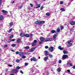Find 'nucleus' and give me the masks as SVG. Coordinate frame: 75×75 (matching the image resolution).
Returning a JSON list of instances; mask_svg holds the SVG:
<instances>
[{
  "label": "nucleus",
  "mask_w": 75,
  "mask_h": 75,
  "mask_svg": "<svg viewBox=\"0 0 75 75\" xmlns=\"http://www.w3.org/2000/svg\"><path fill=\"white\" fill-rule=\"evenodd\" d=\"M18 72V70L17 69H14L13 70L11 71V73H13V74H17Z\"/></svg>",
  "instance_id": "f257e3e1"
},
{
  "label": "nucleus",
  "mask_w": 75,
  "mask_h": 75,
  "mask_svg": "<svg viewBox=\"0 0 75 75\" xmlns=\"http://www.w3.org/2000/svg\"><path fill=\"white\" fill-rule=\"evenodd\" d=\"M37 42V40H34V42L31 43V45L32 46H33V47H34V46H35L36 45V42Z\"/></svg>",
  "instance_id": "f03ea898"
},
{
  "label": "nucleus",
  "mask_w": 75,
  "mask_h": 75,
  "mask_svg": "<svg viewBox=\"0 0 75 75\" xmlns=\"http://www.w3.org/2000/svg\"><path fill=\"white\" fill-rule=\"evenodd\" d=\"M67 57H68V56L67 54H64L63 55L62 58V60H64V59H66V58H67Z\"/></svg>",
  "instance_id": "7ed1b4c3"
},
{
  "label": "nucleus",
  "mask_w": 75,
  "mask_h": 75,
  "mask_svg": "<svg viewBox=\"0 0 75 75\" xmlns=\"http://www.w3.org/2000/svg\"><path fill=\"white\" fill-rule=\"evenodd\" d=\"M71 40H69L68 42V47H70V46L72 45V43H71Z\"/></svg>",
  "instance_id": "20e7f679"
},
{
  "label": "nucleus",
  "mask_w": 75,
  "mask_h": 75,
  "mask_svg": "<svg viewBox=\"0 0 75 75\" xmlns=\"http://www.w3.org/2000/svg\"><path fill=\"white\" fill-rule=\"evenodd\" d=\"M49 50L50 52H52L53 51H54V48L53 47H51L49 48Z\"/></svg>",
  "instance_id": "39448f33"
},
{
  "label": "nucleus",
  "mask_w": 75,
  "mask_h": 75,
  "mask_svg": "<svg viewBox=\"0 0 75 75\" xmlns=\"http://www.w3.org/2000/svg\"><path fill=\"white\" fill-rule=\"evenodd\" d=\"M52 41V39L51 38H47L45 40L46 42H47L48 41Z\"/></svg>",
  "instance_id": "423d86ee"
},
{
  "label": "nucleus",
  "mask_w": 75,
  "mask_h": 75,
  "mask_svg": "<svg viewBox=\"0 0 75 75\" xmlns=\"http://www.w3.org/2000/svg\"><path fill=\"white\" fill-rule=\"evenodd\" d=\"M37 59L35 57H33L32 58H31L30 59V60L31 61H37Z\"/></svg>",
  "instance_id": "0eeeda50"
},
{
  "label": "nucleus",
  "mask_w": 75,
  "mask_h": 75,
  "mask_svg": "<svg viewBox=\"0 0 75 75\" xmlns=\"http://www.w3.org/2000/svg\"><path fill=\"white\" fill-rule=\"evenodd\" d=\"M24 54V53L23 52H19V55L20 57L23 56Z\"/></svg>",
  "instance_id": "6e6552de"
},
{
  "label": "nucleus",
  "mask_w": 75,
  "mask_h": 75,
  "mask_svg": "<svg viewBox=\"0 0 75 75\" xmlns=\"http://www.w3.org/2000/svg\"><path fill=\"white\" fill-rule=\"evenodd\" d=\"M35 49L34 48H31L30 50V52H33L35 50Z\"/></svg>",
  "instance_id": "1a4fd4ad"
},
{
  "label": "nucleus",
  "mask_w": 75,
  "mask_h": 75,
  "mask_svg": "<svg viewBox=\"0 0 75 75\" xmlns=\"http://www.w3.org/2000/svg\"><path fill=\"white\" fill-rule=\"evenodd\" d=\"M40 40L42 42V41H44L45 40V38H44L41 37L40 38Z\"/></svg>",
  "instance_id": "9d476101"
},
{
  "label": "nucleus",
  "mask_w": 75,
  "mask_h": 75,
  "mask_svg": "<svg viewBox=\"0 0 75 75\" xmlns=\"http://www.w3.org/2000/svg\"><path fill=\"white\" fill-rule=\"evenodd\" d=\"M67 65H70V67H72V66H73V64L72 63H67Z\"/></svg>",
  "instance_id": "9b49d317"
},
{
  "label": "nucleus",
  "mask_w": 75,
  "mask_h": 75,
  "mask_svg": "<svg viewBox=\"0 0 75 75\" xmlns=\"http://www.w3.org/2000/svg\"><path fill=\"white\" fill-rule=\"evenodd\" d=\"M70 24L71 25H75V21H72L70 23Z\"/></svg>",
  "instance_id": "f8f14e48"
},
{
  "label": "nucleus",
  "mask_w": 75,
  "mask_h": 75,
  "mask_svg": "<svg viewBox=\"0 0 75 75\" xmlns=\"http://www.w3.org/2000/svg\"><path fill=\"white\" fill-rule=\"evenodd\" d=\"M20 36L21 37H24L25 36V34L24 33H21L20 34Z\"/></svg>",
  "instance_id": "ddd939ff"
},
{
  "label": "nucleus",
  "mask_w": 75,
  "mask_h": 75,
  "mask_svg": "<svg viewBox=\"0 0 75 75\" xmlns=\"http://www.w3.org/2000/svg\"><path fill=\"white\" fill-rule=\"evenodd\" d=\"M35 23L37 25L38 24V25H40V21H37Z\"/></svg>",
  "instance_id": "4468645a"
},
{
  "label": "nucleus",
  "mask_w": 75,
  "mask_h": 75,
  "mask_svg": "<svg viewBox=\"0 0 75 75\" xmlns=\"http://www.w3.org/2000/svg\"><path fill=\"white\" fill-rule=\"evenodd\" d=\"M2 11L3 13H6V14H7L8 13V11H5L4 10H2Z\"/></svg>",
  "instance_id": "2eb2a0df"
},
{
  "label": "nucleus",
  "mask_w": 75,
  "mask_h": 75,
  "mask_svg": "<svg viewBox=\"0 0 75 75\" xmlns=\"http://www.w3.org/2000/svg\"><path fill=\"white\" fill-rule=\"evenodd\" d=\"M36 8H37L40 7V6H41L40 5V4H37L36 5Z\"/></svg>",
  "instance_id": "dca6fc26"
},
{
  "label": "nucleus",
  "mask_w": 75,
  "mask_h": 75,
  "mask_svg": "<svg viewBox=\"0 0 75 75\" xmlns=\"http://www.w3.org/2000/svg\"><path fill=\"white\" fill-rule=\"evenodd\" d=\"M45 23V21H41L40 22V25H41V24H44Z\"/></svg>",
  "instance_id": "f3484780"
},
{
  "label": "nucleus",
  "mask_w": 75,
  "mask_h": 75,
  "mask_svg": "<svg viewBox=\"0 0 75 75\" xmlns=\"http://www.w3.org/2000/svg\"><path fill=\"white\" fill-rule=\"evenodd\" d=\"M20 41H21V40L20 39L18 38L17 39V42L18 43H20Z\"/></svg>",
  "instance_id": "a211bd4d"
},
{
  "label": "nucleus",
  "mask_w": 75,
  "mask_h": 75,
  "mask_svg": "<svg viewBox=\"0 0 75 75\" xmlns=\"http://www.w3.org/2000/svg\"><path fill=\"white\" fill-rule=\"evenodd\" d=\"M58 48L60 50H64V48L63 47H61V46H59Z\"/></svg>",
  "instance_id": "6ab92c4d"
},
{
  "label": "nucleus",
  "mask_w": 75,
  "mask_h": 75,
  "mask_svg": "<svg viewBox=\"0 0 75 75\" xmlns=\"http://www.w3.org/2000/svg\"><path fill=\"white\" fill-rule=\"evenodd\" d=\"M47 59H48V57H46L44 58V60L45 61H47Z\"/></svg>",
  "instance_id": "aec40b11"
},
{
  "label": "nucleus",
  "mask_w": 75,
  "mask_h": 75,
  "mask_svg": "<svg viewBox=\"0 0 75 75\" xmlns=\"http://www.w3.org/2000/svg\"><path fill=\"white\" fill-rule=\"evenodd\" d=\"M48 55V51H45V55L47 56Z\"/></svg>",
  "instance_id": "412c9836"
},
{
  "label": "nucleus",
  "mask_w": 75,
  "mask_h": 75,
  "mask_svg": "<svg viewBox=\"0 0 75 75\" xmlns=\"http://www.w3.org/2000/svg\"><path fill=\"white\" fill-rule=\"evenodd\" d=\"M24 48L25 49H30V47H29V46H27L24 47Z\"/></svg>",
  "instance_id": "4be33fe9"
},
{
  "label": "nucleus",
  "mask_w": 75,
  "mask_h": 75,
  "mask_svg": "<svg viewBox=\"0 0 75 75\" xmlns=\"http://www.w3.org/2000/svg\"><path fill=\"white\" fill-rule=\"evenodd\" d=\"M51 33H55V30H52L51 31Z\"/></svg>",
  "instance_id": "5701e85b"
},
{
  "label": "nucleus",
  "mask_w": 75,
  "mask_h": 75,
  "mask_svg": "<svg viewBox=\"0 0 75 75\" xmlns=\"http://www.w3.org/2000/svg\"><path fill=\"white\" fill-rule=\"evenodd\" d=\"M60 10L62 11H65V9H64V8H61Z\"/></svg>",
  "instance_id": "b1692460"
},
{
  "label": "nucleus",
  "mask_w": 75,
  "mask_h": 75,
  "mask_svg": "<svg viewBox=\"0 0 75 75\" xmlns=\"http://www.w3.org/2000/svg\"><path fill=\"white\" fill-rule=\"evenodd\" d=\"M11 46L13 47H16V44H12L11 45Z\"/></svg>",
  "instance_id": "393cba45"
},
{
  "label": "nucleus",
  "mask_w": 75,
  "mask_h": 75,
  "mask_svg": "<svg viewBox=\"0 0 75 75\" xmlns=\"http://www.w3.org/2000/svg\"><path fill=\"white\" fill-rule=\"evenodd\" d=\"M16 62L17 63H19L20 62V60L19 59H17L16 60Z\"/></svg>",
  "instance_id": "a878e982"
},
{
  "label": "nucleus",
  "mask_w": 75,
  "mask_h": 75,
  "mask_svg": "<svg viewBox=\"0 0 75 75\" xmlns=\"http://www.w3.org/2000/svg\"><path fill=\"white\" fill-rule=\"evenodd\" d=\"M3 18V17L2 15L1 16H0V20H2Z\"/></svg>",
  "instance_id": "bb28decb"
},
{
  "label": "nucleus",
  "mask_w": 75,
  "mask_h": 75,
  "mask_svg": "<svg viewBox=\"0 0 75 75\" xmlns=\"http://www.w3.org/2000/svg\"><path fill=\"white\" fill-rule=\"evenodd\" d=\"M25 36L26 37H29V35L26 34L25 35Z\"/></svg>",
  "instance_id": "cd10ccee"
},
{
  "label": "nucleus",
  "mask_w": 75,
  "mask_h": 75,
  "mask_svg": "<svg viewBox=\"0 0 75 75\" xmlns=\"http://www.w3.org/2000/svg\"><path fill=\"white\" fill-rule=\"evenodd\" d=\"M21 68V67L19 66H17L16 67V69H20Z\"/></svg>",
  "instance_id": "c85d7f7f"
},
{
  "label": "nucleus",
  "mask_w": 75,
  "mask_h": 75,
  "mask_svg": "<svg viewBox=\"0 0 75 75\" xmlns=\"http://www.w3.org/2000/svg\"><path fill=\"white\" fill-rule=\"evenodd\" d=\"M63 53L64 54H68V52H67L65 51H64L63 52Z\"/></svg>",
  "instance_id": "c756f323"
},
{
  "label": "nucleus",
  "mask_w": 75,
  "mask_h": 75,
  "mask_svg": "<svg viewBox=\"0 0 75 75\" xmlns=\"http://www.w3.org/2000/svg\"><path fill=\"white\" fill-rule=\"evenodd\" d=\"M46 15L47 16H50V14L49 13H46Z\"/></svg>",
  "instance_id": "7c9ffc66"
},
{
  "label": "nucleus",
  "mask_w": 75,
  "mask_h": 75,
  "mask_svg": "<svg viewBox=\"0 0 75 75\" xmlns=\"http://www.w3.org/2000/svg\"><path fill=\"white\" fill-rule=\"evenodd\" d=\"M10 26H12L13 25V22H11L9 24Z\"/></svg>",
  "instance_id": "2f4dec72"
},
{
  "label": "nucleus",
  "mask_w": 75,
  "mask_h": 75,
  "mask_svg": "<svg viewBox=\"0 0 75 75\" xmlns=\"http://www.w3.org/2000/svg\"><path fill=\"white\" fill-rule=\"evenodd\" d=\"M57 71L58 72H60L61 71V69L60 68H58L57 69Z\"/></svg>",
  "instance_id": "473e14b6"
},
{
  "label": "nucleus",
  "mask_w": 75,
  "mask_h": 75,
  "mask_svg": "<svg viewBox=\"0 0 75 75\" xmlns=\"http://www.w3.org/2000/svg\"><path fill=\"white\" fill-rule=\"evenodd\" d=\"M49 57H50V58H52L53 56L52 54H49Z\"/></svg>",
  "instance_id": "72a5a7b5"
},
{
  "label": "nucleus",
  "mask_w": 75,
  "mask_h": 75,
  "mask_svg": "<svg viewBox=\"0 0 75 75\" xmlns=\"http://www.w3.org/2000/svg\"><path fill=\"white\" fill-rule=\"evenodd\" d=\"M56 37H57V36L56 35V34H54L53 36V38L54 39H55L56 38Z\"/></svg>",
  "instance_id": "f704fd0d"
},
{
  "label": "nucleus",
  "mask_w": 75,
  "mask_h": 75,
  "mask_svg": "<svg viewBox=\"0 0 75 75\" xmlns=\"http://www.w3.org/2000/svg\"><path fill=\"white\" fill-rule=\"evenodd\" d=\"M57 32L58 33H59V32H60V29L58 28L57 29Z\"/></svg>",
  "instance_id": "c9c22d12"
},
{
  "label": "nucleus",
  "mask_w": 75,
  "mask_h": 75,
  "mask_svg": "<svg viewBox=\"0 0 75 75\" xmlns=\"http://www.w3.org/2000/svg\"><path fill=\"white\" fill-rule=\"evenodd\" d=\"M44 8V6H42L41 7L40 9L41 10H42V9H43V8Z\"/></svg>",
  "instance_id": "e433bc0d"
},
{
  "label": "nucleus",
  "mask_w": 75,
  "mask_h": 75,
  "mask_svg": "<svg viewBox=\"0 0 75 75\" xmlns=\"http://www.w3.org/2000/svg\"><path fill=\"white\" fill-rule=\"evenodd\" d=\"M64 29V26H61V30H62Z\"/></svg>",
  "instance_id": "4c0bfd02"
},
{
  "label": "nucleus",
  "mask_w": 75,
  "mask_h": 75,
  "mask_svg": "<svg viewBox=\"0 0 75 75\" xmlns=\"http://www.w3.org/2000/svg\"><path fill=\"white\" fill-rule=\"evenodd\" d=\"M7 46H8V45H4V48H6V47H7Z\"/></svg>",
  "instance_id": "58836bf2"
},
{
  "label": "nucleus",
  "mask_w": 75,
  "mask_h": 75,
  "mask_svg": "<svg viewBox=\"0 0 75 75\" xmlns=\"http://www.w3.org/2000/svg\"><path fill=\"white\" fill-rule=\"evenodd\" d=\"M25 58H26V57L24 55L22 56V58L24 59Z\"/></svg>",
  "instance_id": "ea45409f"
},
{
  "label": "nucleus",
  "mask_w": 75,
  "mask_h": 75,
  "mask_svg": "<svg viewBox=\"0 0 75 75\" xmlns=\"http://www.w3.org/2000/svg\"><path fill=\"white\" fill-rule=\"evenodd\" d=\"M15 40H16V39H12L11 41H15Z\"/></svg>",
  "instance_id": "a19ab883"
},
{
  "label": "nucleus",
  "mask_w": 75,
  "mask_h": 75,
  "mask_svg": "<svg viewBox=\"0 0 75 75\" xmlns=\"http://www.w3.org/2000/svg\"><path fill=\"white\" fill-rule=\"evenodd\" d=\"M28 65V63H25V66H27V65Z\"/></svg>",
  "instance_id": "79ce46f5"
},
{
  "label": "nucleus",
  "mask_w": 75,
  "mask_h": 75,
  "mask_svg": "<svg viewBox=\"0 0 75 75\" xmlns=\"http://www.w3.org/2000/svg\"><path fill=\"white\" fill-rule=\"evenodd\" d=\"M22 5H21L19 6V9H21V8H22Z\"/></svg>",
  "instance_id": "37998d69"
},
{
  "label": "nucleus",
  "mask_w": 75,
  "mask_h": 75,
  "mask_svg": "<svg viewBox=\"0 0 75 75\" xmlns=\"http://www.w3.org/2000/svg\"><path fill=\"white\" fill-rule=\"evenodd\" d=\"M2 3V0H0V6L1 5Z\"/></svg>",
  "instance_id": "c03bdc74"
},
{
  "label": "nucleus",
  "mask_w": 75,
  "mask_h": 75,
  "mask_svg": "<svg viewBox=\"0 0 75 75\" xmlns=\"http://www.w3.org/2000/svg\"><path fill=\"white\" fill-rule=\"evenodd\" d=\"M45 48L46 49H47V48H48V46H46L45 47Z\"/></svg>",
  "instance_id": "a18cd8bd"
},
{
  "label": "nucleus",
  "mask_w": 75,
  "mask_h": 75,
  "mask_svg": "<svg viewBox=\"0 0 75 75\" xmlns=\"http://www.w3.org/2000/svg\"><path fill=\"white\" fill-rule=\"evenodd\" d=\"M16 54H19V52H18V51H17L16 52Z\"/></svg>",
  "instance_id": "49530a36"
},
{
  "label": "nucleus",
  "mask_w": 75,
  "mask_h": 75,
  "mask_svg": "<svg viewBox=\"0 0 75 75\" xmlns=\"http://www.w3.org/2000/svg\"><path fill=\"white\" fill-rule=\"evenodd\" d=\"M60 4H63V2L62 1H61L60 2Z\"/></svg>",
  "instance_id": "de8ad7c7"
},
{
  "label": "nucleus",
  "mask_w": 75,
  "mask_h": 75,
  "mask_svg": "<svg viewBox=\"0 0 75 75\" xmlns=\"http://www.w3.org/2000/svg\"><path fill=\"white\" fill-rule=\"evenodd\" d=\"M62 62V61H61V60H59V64H61V63Z\"/></svg>",
  "instance_id": "09e8293b"
},
{
  "label": "nucleus",
  "mask_w": 75,
  "mask_h": 75,
  "mask_svg": "<svg viewBox=\"0 0 75 75\" xmlns=\"http://www.w3.org/2000/svg\"><path fill=\"white\" fill-rule=\"evenodd\" d=\"M8 65L9 66V67H11L12 66V65L10 64H8Z\"/></svg>",
  "instance_id": "8fccbe9b"
},
{
  "label": "nucleus",
  "mask_w": 75,
  "mask_h": 75,
  "mask_svg": "<svg viewBox=\"0 0 75 75\" xmlns=\"http://www.w3.org/2000/svg\"><path fill=\"white\" fill-rule=\"evenodd\" d=\"M20 72L22 74H24V73H23V71H21Z\"/></svg>",
  "instance_id": "3c124183"
},
{
  "label": "nucleus",
  "mask_w": 75,
  "mask_h": 75,
  "mask_svg": "<svg viewBox=\"0 0 75 75\" xmlns=\"http://www.w3.org/2000/svg\"><path fill=\"white\" fill-rule=\"evenodd\" d=\"M30 5L31 7H33V4H30Z\"/></svg>",
  "instance_id": "603ef678"
},
{
  "label": "nucleus",
  "mask_w": 75,
  "mask_h": 75,
  "mask_svg": "<svg viewBox=\"0 0 75 75\" xmlns=\"http://www.w3.org/2000/svg\"><path fill=\"white\" fill-rule=\"evenodd\" d=\"M67 71L68 72H69H69H70V70L68 69L67 70Z\"/></svg>",
  "instance_id": "864d4df0"
},
{
  "label": "nucleus",
  "mask_w": 75,
  "mask_h": 75,
  "mask_svg": "<svg viewBox=\"0 0 75 75\" xmlns=\"http://www.w3.org/2000/svg\"><path fill=\"white\" fill-rule=\"evenodd\" d=\"M13 30V29L11 28L9 30V31H12V30Z\"/></svg>",
  "instance_id": "5fc2aeb1"
},
{
  "label": "nucleus",
  "mask_w": 75,
  "mask_h": 75,
  "mask_svg": "<svg viewBox=\"0 0 75 75\" xmlns=\"http://www.w3.org/2000/svg\"><path fill=\"white\" fill-rule=\"evenodd\" d=\"M13 37V35H11L10 36V38H12Z\"/></svg>",
  "instance_id": "6e6d98bb"
},
{
  "label": "nucleus",
  "mask_w": 75,
  "mask_h": 75,
  "mask_svg": "<svg viewBox=\"0 0 75 75\" xmlns=\"http://www.w3.org/2000/svg\"><path fill=\"white\" fill-rule=\"evenodd\" d=\"M70 32L71 33V31H72L73 30V29H70Z\"/></svg>",
  "instance_id": "4d7b16f0"
},
{
  "label": "nucleus",
  "mask_w": 75,
  "mask_h": 75,
  "mask_svg": "<svg viewBox=\"0 0 75 75\" xmlns=\"http://www.w3.org/2000/svg\"><path fill=\"white\" fill-rule=\"evenodd\" d=\"M33 34H31V35H30V37H33Z\"/></svg>",
  "instance_id": "13d9d810"
},
{
  "label": "nucleus",
  "mask_w": 75,
  "mask_h": 75,
  "mask_svg": "<svg viewBox=\"0 0 75 75\" xmlns=\"http://www.w3.org/2000/svg\"><path fill=\"white\" fill-rule=\"evenodd\" d=\"M39 44H42V42H39Z\"/></svg>",
  "instance_id": "bf43d9fd"
},
{
  "label": "nucleus",
  "mask_w": 75,
  "mask_h": 75,
  "mask_svg": "<svg viewBox=\"0 0 75 75\" xmlns=\"http://www.w3.org/2000/svg\"><path fill=\"white\" fill-rule=\"evenodd\" d=\"M47 74H50V73L49 72L47 71Z\"/></svg>",
  "instance_id": "052dcab7"
},
{
  "label": "nucleus",
  "mask_w": 75,
  "mask_h": 75,
  "mask_svg": "<svg viewBox=\"0 0 75 75\" xmlns=\"http://www.w3.org/2000/svg\"><path fill=\"white\" fill-rule=\"evenodd\" d=\"M73 69H75V66H73Z\"/></svg>",
  "instance_id": "680f3d73"
},
{
  "label": "nucleus",
  "mask_w": 75,
  "mask_h": 75,
  "mask_svg": "<svg viewBox=\"0 0 75 75\" xmlns=\"http://www.w3.org/2000/svg\"><path fill=\"white\" fill-rule=\"evenodd\" d=\"M56 34H58V32H56Z\"/></svg>",
  "instance_id": "e2e57ef3"
},
{
  "label": "nucleus",
  "mask_w": 75,
  "mask_h": 75,
  "mask_svg": "<svg viewBox=\"0 0 75 75\" xmlns=\"http://www.w3.org/2000/svg\"><path fill=\"white\" fill-rule=\"evenodd\" d=\"M15 3V1H13L12 2V3Z\"/></svg>",
  "instance_id": "0e129e2a"
},
{
  "label": "nucleus",
  "mask_w": 75,
  "mask_h": 75,
  "mask_svg": "<svg viewBox=\"0 0 75 75\" xmlns=\"http://www.w3.org/2000/svg\"><path fill=\"white\" fill-rule=\"evenodd\" d=\"M19 60H20V61H21V60H22V59H21V58Z\"/></svg>",
  "instance_id": "69168bd1"
},
{
  "label": "nucleus",
  "mask_w": 75,
  "mask_h": 75,
  "mask_svg": "<svg viewBox=\"0 0 75 75\" xmlns=\"http://www.w3.org/2000/svg\"><path fill=\"white\" fill-rule=\"evenodd\" d=\"M38 59H40V57H38Z\"/></svg>",
  "instance_id": "338daca9"
},
{
  "label": "nucleus",
  "mask_w": 75,
  "mask_h": 75,
  "mask_svg": "<svg viewBox=\"0 0 75 75\" xmlns=\"http://www.w3.org/2000/svg\"><path fill=\"white\" fill-rule=\"evenodd\" d=\"M64 25H67V24H64Z\"/></svg>",
  "instance_id": "774afa93"
}]
</instances>
